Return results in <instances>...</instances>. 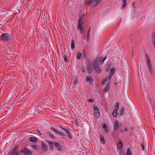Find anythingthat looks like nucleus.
Here are the masks:
<instances>
[{
  "label": "nucleus",
  "instance_id": "1",
  "mask_svg": "<svg viewBox=\"0 0 155 155\" xmlns=\"http://www.w3.org/2000/svg\"><path fill=\"white\" fill-rule=\"evenodd\" d=\"M103 0H85V4L89 5L92 4L93 7L94 8L98 6Z\"/></svg>",
  "mask_w": 155,
  "mask_h": 155
},
{
  "label": "nucleus",
  "instance_id": "2",
  "mask_svg": "<svg viewBox=\"0 0 155 155\" xmlns=\"http://www.w3.org/2000/svg\"><path fill=\"white\" fill-rule=\"evenodd\" d=\"M22 155H31V152L30 150L26 148L22 149L21 151Z\"/></svg>",
  "mask_w": 155,
  "mask_h": 155
},
{
  "label": "nucleus",
  "instance_id": "3",
  "mask_svg": "<svg viewBox=\"0 0 155 155\" xmlns=\"http://www.w3.org/2000/svg\"><path fill=\"white\" fill-rule=\"evenodd\" d=\"M78 28L80 30V32L81 33H83L82 18H81L78 20Z\"/></svg>",
  "mask_w": 155,
  "mask_h": 155
},
{
  "label": "nucleus",
  "instance_id": "4",
  "mask_svg": "<svg viewBox=\"0 0 155 155\" xmlns=\"http://www.w3.org/2000/svg\"><path fill=\"white\" fill-rule=\"evenodd\" d=\"M18 151L17 150V147H15L8 153V155H18Z\"/></svg>",
  "mask_w": 155,
  "mask_h": 155
},
{
  "label": "nucleus",
  "instance_id": "5",
  "mask_svg": "<svg viewBox=\"0 0 155 155\" xmlns=\"http://www.w3.org/2000/svg\"><path fill=\"white\" fill-rule=\"evenodd\" d=\"M93 108L94 110L95 116L97 118H98L100 116L99 110L98 108L96 106H94Z\"/></svg>",
  "mask_w": 155,
  "mask_h": 155
},
{
  "label": "nucleus",
  "instance_id": "6",
  "mask_svg": "<svg viewBox=\"0 0 155 155\" xmlns=\"http://www.w3.org/2000/svg\"><path fill=\"white\" fill-rule=\"evenodd\" d=\"M120 125V123H119L118 121L117 120H115L114 122V130L118 131Z\"/></svg>",
  "mask_w": 155,
  "mask_h": 155
},
{
  "label": "nucleus",
  "instance_id": "7",
  "mask_svg": "<svg viewBox=\"0 0 155 155\" xmlns=\"http://www.w3.org/2000/svg\"><path fill=\"white\" fill-rule=\"evenodd\" d=\"M0 38L1 39H9L11 38L12 37H11L10 35L9 34L7 33H3L0 36Z\"/></svg>",
  "mask_w": 155,
  "mask_h": 155
},
{
  "label": "nucleus",
  "instance_id": "8",
  "mask_svg": "<svg viewBox=\"0 0 155 155\" xmlns=\"http://www.w3.org/2000/svg\"><path fill=\"white\" fill-rule=\"evenodd\" d=\"M94 68L96 72L98 74H100L101 71V69L100 68V67L99 65H95L94 67Z\"/></svg>",
  "mask_w": 155,
  "mask_h": 155
},
{
  "label": "nucleus",
  "instance_id": "9",
  "mask_svg": "<svg viewBox=\"0 0 155 155\" xmlns=\"http://www.w3.org/2000/svg\"><path fill=\"white\" fill-rule=\"evenodd\" d=\"M86 68L88 74H91L93 70L92 66L91 65H87L86 66Z\"/></svg>",
  "mask_w": 155,
  "mask_h": 155
},
{
  "label": "nucleus",
  "instance_id": "10",
  "mask_svg": "<svg viewBox=\"0 0 155 155\" xmlns=\"http://www.w3.org/2000/svg\"><path fill=\"white\" fill-rule=\"evenodd\" d=\"M123 143H122L121 140L120 139L119 140L118 143L117 145V149L121 150L123 148Z\"/></svg>",
  "mask_w": 155,
  "mask_h": 155
},
{
  "label": "nucleus",
  "instance_id": "11",
  "mask_svg": "<svg viewBox=\"0 0 155 155\" xmlns=\"http://www.w3.org/2000/svg\"><path fill=\"white\" fill-rule=\"evenodd\" d=\"M54 144L55 146L57 148V149L59 151H61L62 150L61 145L59 143H56V142H54Z\"/></svg>",
  "mask_w": 155,
  "mask_h": 155
},
{
  "label": "nucleus",
  "instance_id": "12",
  "mask_svg": "<svg viewBox=\"0 0 155 155\" xmlns=\"http://www.w3.org/2000/svg\"><path fill=\"white\" fill-rule=\"evenodd\" d=\"M42 150L45 152L47 150V144H46L45 143H42Z\"/></svg>",
  "mask_w": 155,
  "mask_h": 155
},
{
  "label": "nucleus",
  "instance_id": "13",
  "mask_svg": "<svg viewBox=\"0 0 155 155\" xmlns=\"http://www.w3.org/2000/svg\"><path fill=\"white\" fill-rule=\"evenodd\" d=\"M110 87V84L108 83L106 87L104 88V93H106L109 90Z\"/></svg>",
  "mask_w": 155,
  "mask_h": 155
},
{
  "label": "nucleus",
  "instance_id": "14",
  "mask_svg": "<svg viewBox=\"0 0 155 155\" xmlns=\"http://www.w3.org/2000/svg\"><path fill=\"white\" fill-rule=\"evenodd\" d=\"M86 81L89 83H91L93 81V79L91 77L87 76L86 78Z\"/></svg>",
  "mask_w": 155,
  "mask_h": 155
},
{
  "label": "nucleus",
  "instance_id": "15",
  "mask_svg": "<svg viewBox=\"0 0 155 155\" xmlns=\"http://www.w3.org/2000/svg\"><path fill=\"white\" fill-rule=\"evenodd\" d=\"M29 140L33 142H37L38 141L37 138L35 137H30Z\"/></svg>",
  "mask_w": 155,
  "mask_h": 155
},
{
  "label": "nucleus",
  "instance_id": "16",
  "mask_svg": "<svg viewBox=\"0 0 155 155\" xmlns=\"http://www.w3.org/2000/svg\"><path fill=\"white\" fill-rule=\"evenodd\" d=\"M70 44H71V48L72 49L74 48H75V45L74 40L73 39L71 40Z\"/></svg>",
  "mask_w": 155,
  "mask_h": 155
},
{
  "label": "nucleus",
  "instance_id": "17",
  "mask_svg": "<svg viewBox=\"0 0 155 155\" xmlns=\"http://www.w3.org/2000/svg\"><path fill=\"white\" fill-rule=\"evenodd\" d=\"M101 125H102V128L104 129V130L106 132H108V130L107 129V128L106 124L105 123H102Z\"/></svg>",
  "mask_w": 155,
  "mask_h": 155
},
{
  "label": "nucleus",
  "instance_id": "18",
  "mask_svg": "<svg viewBox=\"0 0 155 155\" xmlns=\"http://www.w3.org/2000/svg\"><path fill=\"white\" fill-rule=\"evenodd\" d=\"M100 141L101 143L102 144H104L105 143L104 138V135H101Z\"/></svg>",
  "mask_w": 155,
  "mask_h": 155
},
{
  "label": "nucleus",
  "instance_id": "19",
  "mask_svg": "<svg viewBox=\"0 0 155 155\" xmlns=\"http://www.w3.org/2000/svg\"><path fill=\"white\" fill-rule=\"evenodd\" d=\"M122 2L123 4H122V6L121 7L122 9H124L125 6L127 5V3H126V0H122Z\"/></svg>",
  "mask_w": 155,
  "mask_h": 155
},
{
  "label": "nucleus",
  "instance_id": "20",
  "mask_svg": "<svg viewBox=\"0 0 155 155\" xmlns=\"http://www.w3.org/2000/svg\"><path fill=\"white\" fill-rule=\"evenodd\" d=\"M91 27H90L87 31V39H88L89 38H90V36L91 35V32L90 31V30L91 29Z\"/></svg>",
  "mask_w": 155,
  "mask_h": 155
},
{
  "label": "nucleus",
  "instance_id": "21",
  "mask_svg": "<svg viewBox=\"0 0 155 155\" xmlns=\"http://www.w3.org/2000/svg\"><path fill=\"white\" fill-rule=\"evenodd\" d=\"M81 52H78L77 54V58L78 59H79L81 58Z\"/></svg>",
  "mask_w": 155,
  "mask_h": 155
},
{
  "label": "nucleus",
  "instance_id": "22",
  "mask_svg": "<svg viewBox=\"0 0 155 155\" xmlns=\"http://www.w3.org/2000/svg\"><path fill=\"white\" fill-rule=\"evenodd\" d=\"M119 108V104L118 103L116 104L115 106V110L117 111Z\"/></svg>",
  "mask_w": 155,
  "mask_h": 155
},
{
  "label": "nucleus",
  "instance_id": "23",
  "mask_svg": "<svg viewBox=\"0 0 155 155\" xmlns=\"http://www.w3.org/2000/svg\"><path fill=\"white\" fill-rule=\"evenodd\" d=\"M117 111H115V110H114L112 112V115L114 117H117Z\"/></svg>",
  "mask_w": 155,
  "mask_h": 155
},
{
  "label": "nucleus",
  "instance_id": "24",
  "mask_svg": "<svg viewBox=\"0 0 155 155\" xmlns=\"http://www.w3.org/2000/svg\"><path fill=\"white\" fill-rule=\"evenodd\" d=\"M126 155H131V153L130 148H128L126 154Z\"/></svg>",
  "mask_w": 155,
  "mask_h": 155
},
{
  "label": "nucleus",
  "instance_id": "25",
  "mask_svg": "<svg viewBox=\"0 0 155 155\" xmlns=\"http://www.w3.org/2000/svg\"><path fill=\"white\" fill-rule=\"evenodd\" d=\"M114 68H112L110 70L109 74L113 75L114 74Z\"/></svg>",
  "mask_w": 155,
  "mask_h": 155
},
{
  "label": "nucleus",
  "instance_id": "26",
  "mask_svg": "<svg viewBox=\"0 0 155 155\" xmlns=\"http://www.w3.org/2000/svg\"><path fill=\"white\" fill-rule=\"evenodd\" d=\"M67 137L69 138L70 139H72V136H71V134L70 131H69L68 132H67Z\"/></svg>",
  "mask_w": 155,
  "mask_h": 155
},
{
  "label": "nucleus",
  "instance_id": "27",
  "mask_svg": "<svg viewBox=\"0 0 155 155\" xmlns=\"http://www.w3.org/2000/svg\"><path fill=\"white\" fill-rule=\"evenodd\" d=\"M54 132L56 133L57 134V132H58V130L55 129V128L53 127H51L50 128Z\"/></svg>",
  "mask_w": 155,
  "mask_h": 155
},
{
  "label": "nucleus",
  "instance_id": "28",
  "mask_svg": "<svg viewBox=\"0 0 155 155\" xmlns=\"http://www.w3.org/2000/svg\"><path fill=\"white\" fill-rule=\"evenodd\" d=\"M125 112V109L124 107H123L121 108V109L120 110V115H122L123 114V113L124 112Z\"/></svg>",
  "mask_w": 155,
  "mask_h": 155
},
{
  "label": "nucleus",
  "instance_id": "29",
  "mask_svg": "<svg viewBox=\"0 0 155 155\" xmlns=\"http://www.w3.org/2000/svg\"><path fill=\"white\" fill-rule=\"evenodd\" d=\"M47 134L49 135V136L52 137L53 138H54V137L53 135L52 134L49 132H47Z\"/></svg>",
  "mask_w": 155,
  "mask_h": 155
},
{
  "label": "nucleus",
  "instance_id": "30",
  "mask_svg": "<svg viewBox=\"0 0 155 155\" xmlns=\"http://www.w3.org/2000/svg\"><path fill=\"white\" fill-rule=\"evenodd\" d=\"M78 78H76L75 80H74L73 84L75 85H76L78 84Z\"/></svg>",
  "mask_w": 155,
  "mask_h": 155
},
{
  "label": "nucleus",
  "instance_id": "31",
  "mask_svg": "<svg viewBox=\"0 0 155 155\" xmlns=\"http://www.w3.org/2000/svg\"><path fill=\"white\" fill-rule=\"evenodd\" d=\"M97 60H96V61H94L93 62V66H94V67L95 65H99L97 63Z\"/></svg>",
  "mask_w": 155,
  "mask_h": 155
},
{
  "label": "nucleus",
  "instance_id": "32",
  "mask_svg": "<svg viewBox=\"0 0 155 155\" xmlns=\"http://www.w3.org/2000/svg\"><path fill=\"white\" fill-rule=\"evenodd\" d=\"M48 143H49V146L51 147V148H53V143L52 142L50 141V142H49Z\"/></svg>",
  "mask_w": 155,
  "mask_h": 155
},
{
  "label": "nucleus",
  "instance_id": "33",
  "mask_svg": "<svg viewBox=\"0 0 155 155\" xmlns=\"http://www.w3.org/2000/svg\"><path fill=\"white\" fill-rule=\"evenodd\" d=\"M146 56L147 57V64H148V65H149V64H150V61L149 60V59L148 57V55L147 54L146 55Z\"/></svg>",
  "mask_w": 155,
  "mask_h": 155
},
{
  "label": "nucleus",
  "instance_id": "34",
  "mask_svg": "<svg viewBox=\"0 0 155 155\" xmlns=\"http://www.w3.org/2000/svg\"><path fill=\"white\" fill-rule=\"evenodd\" d=\"M57 134H59L61 136H62L63 137L65 136V135L64 134V133L59 132L58 131V132H57Z\"/></svg>",
  "mask_w": 155,
  "mask_h": 155
},
{
  "label": "nucleus",
  "instance_id": "35",
  "mask_svg": "<svg viewBox=\"0 0 155 155\" xmlns=\"http://www.w3.org/2000/svg\"><path fill=\"white\" fill-rule=\"evenodd\" d=\"M97 60L99 63H101V61H102V58H97Z\"/></svg>",
  "mask_w": 155,
  "mask_h": 155
},
{
  "label": "nucleus",
  "instance_id": "36",
  "mask_svg": "<svg viewBox=\"0 0 155 155\" xmlns=\"http://www.w3.org/2000/svg\"><path fill=\"white\" fill-rule=\"evenodd\" d=\"M63 58H64V59L65 61H66V62H67L68 61V60L67 59V57L66 55H64L63 56Z\"/></svg>",
  "mask_w": 155,
  "mask_h": 155
},
{
  "label": "nucleus",
  "instance_id": "37",
  "mask_svg": "<svg viewBox=\"0 0 155 155\" xmlns=\"http://www.w3.org/2000/svg\"><path fill=\"white\" fill-rule=\"evenodd\" d=\"M107 58V57H105L103 59H102V61H101V63H102L101 64H103L104 61Z\"/></svg>",
  "mask_w": 155,
  "mask_h": 155
},
{
  "label": "nucleus",
  "instance_id": "38",
  "mask_svg": "<svg viewBox=\"0 0 155 155\" xmlns=\"http://www.w3.org/2000/svg\"><path fill=\"white\" fill-rule=\"evenodd\" d=\"M88 102L90 103H93V102L94 101V100L93 99H89L88 100Z\"/></svg>",
  "mask_w": 155,
  "mask_h": 155
},
{
  "label": "nucleus",
  "instance_id": "39",
  "mask_svg": "<svg viewBox=\"0 0 155 155\" xmlns=\"http://www.w3.org/2000/svg\"><path fill=\"white\" fill-rule=\"evenodd\" d=\"M107 80H108V78H105V79H104V80L102 81V84H104V82H105L106 81H107Z\"/></svg>",
  "mask_w": 155,
  "mask_h": 155
},
{
  "label": "nucleus",
  "instance_id": "40",
  "mask_svg": "<svg viewBox=\"0 0 155 155\" xmlns=\"http://www.w3.org/2000/svg\"><path fill=\"white\" fill-rule=\"evenodd\" d=\"M152 39H155V33H153L152 34Z\"/></svg>",
  "mask_w": 155,
  "mask_h": 155
},
{
  "label": "nucleus",
  "instance_id": "41",
  "mask_svg": "<svg viewBox=\"0 0 155 155\" xmlns=\"http://www.w3.org/2000/svg\"><path fill=\"white\" fill-rule=\"evenodd\" d=\"M2 41L3 42H6L9 41V39H2Z\"/></svg>",
  "mask_w": 155,
  "mask_h": 155
},
{
  "label": "nucleus",
  "instance_id": "42",
  "mask_svg": "<svg viewBox=\"0 0 155 155\" xmlns=\"http://www.w3.org/2000/svg\"><path fill=\"white\" fill-rule=\"evenodd\" d=\"M112 76L113 75H111L109 74L108 78V79L109 80H110L111 78H112Z\"/></svg>",
  "mask_w": 155,
  "mask_h": 155
},
{
  "label": "nucleus",
  "instance_id": "43",
  "mask_svg": "<svg viewBox=\"0 0 155 155\" xmlns=\"http://www.w3.org/2000/svg\"><path fill=\"white\" fill-rule=\"evenodd\" d=\"M145 147L144 145H142L141 149L144 151V150Z\"/></svg>",
  "mask_w": 155,
  "mask_h": 155
},
{
  "label": "nucleus",
  "instance_id": "44",
  "mask_svg": "<svg viewBox=\"0 0 155 155\" xmlns=\"http://www.w3.org/2000/svg\"><path fill=\"white\" fill-rule=\"evenodd\" d=\"M153 46L155 47V39L153 41Z\"/></svg>",
  "mask_w": 155,
  "mask_h": 155
},
{
  "label": "nucleus",
  "instance_id": "45",
  "mask_svg": "<svg viewBox=\"0 0 155 155\" xmlns=\"http://www.w3.org/2000/svg\"><path fill=\"white\" fill-rule=\"evenodd\" d=\"M59 127L60 128H61L63 130H64V129H65V128H64L63 127H62L61 125H60Z\"/></svg>",
  "mask_w": 155,
  "mask_h": 155
},
{
  "label": "nucleus",
  "instance_id": "46",
  "mask_svg": "<svg viewBox=\"0 0 155 155\" xmlns=\"http://www.w3.org/2000/svg\"><path fill=\"white\" fill-rule=\"evenodd\" d=\"M82 71V72L83 73H84L85 72V70L84 68H83Z\"/></svg>",
  "mask_w": 155,
  "mask_h": 155
},
{
  "label": "nucleus",
  "instance_id": "47",
  "mask_svg": "<svg viewBox=\"0 0 155 155\" xmlns=\"http://www.w3.org/2000/svg\"><path fill=\"white\" fill-rule=\"evenodd\" d=\"M64 130L65 131L67 132L69 131L68 130L65 128Z\"/></svg>",
  "mask_w": 155,
  "mask_h": 155
},
{
  "label": "nucleus",
  "instance_id": "48",
  "mask_svg": "<svg viewBox=\"0 0 155 155\" xmlns=\"http://www.w3.org/2000/svg\"><path fill=\"white\" fill-rule=\"evenodd\" d=\"M64 130L65 131L67 132L69 131L68 130L65 128Z\"/></svg>",
  "mask_w": 155,
  "mask_h": 155
},
{
  "label": "nucleus",
  "instance_id": "49",
  "mask_svg": "<svg viewBox=\"0 0 155 155\" xmlns=\"http://www.w3.org/2000/svg\"><path fill=\"white\" fill-rule=\"evenodd\" d=\"M148 67L149 68H151V65L149 64V65H148Z\"/></svg>",
  "mask_w": 155,
  "mask_h": 155
},
{
  "label": "nucleus",
  "instance_id": "50",
  "mask_svg": "<svg viewBox=\"0 0 155 155\" xmlns=\"http://www.w3.org/2000/svg\"><path fill=\"white\" fill-rule=\"evenodd\" d=\"M127 130H128V129H127V128H125V131L126 132H127Z\"/></svg>",
  "mask_w": 155,
  "mask_h": 155
},
{
  "label": "nucleus",
  "instance_id": "51",
  "mask_svg": "<svg viewBox=\"0 0 155 155\" xmlns=\"http://www.w3.org/2000/svg\"><path fill=\"white\" fill-rule=\"evenodd\" d=\"M149 70H150V72H151L152 71V68H149Z\"/></svg>",
  "mask_w": 155,
  "mask_h": 155
},
{
  "label": "nucleus",
  "instance_id": "52",
  "mask_svg": "<svg viewBox=\"0 0 155 155\" xmlns=\"http://www.w3.org/2000/svg\"><path fill=\"white\" fill-rule=\"evenodd\" d=\"M120 131L121 132H123V129H120Z\"/></svg>",
  "mask_w": 155,
  "mask_h": 155
},
{
  "label": "nucleus",
  "instance_id": "53",
  "mask_svg": "<svg viewBox=\"0 0 155 155\" xmlns=\"http://www.w3.org/2000/svg\"><path fill=\"white\" fill-rule=\"evenodd\" d=\"M109 71V68H107V71Z\"/></svg>",
  "mask_w": 155,
  "mask_h": 155
},
{
  "label": "nucleus",
  "instance_id": "54",
  "mask_svg": "<svg viewBox=\"0 0 155 155\" xmlns=\"http://www.w3.org/2000/svg\"><path fill=\"white\" fill-rule=\"evenodd\" d=\"M38 133L40 135H41V134L39 131H38Z\"/></svg>",
  "mask_w": 155,
  "mask_h": 155
},
{
  "label": "nucleus",
  "instance_id": "55",
  "mask_svg": "<svg viewBox=\"0 0 155 155\" xmlns=\"http://www.w3.org/2000/svg\"><path fill=\"white\" fill-rule=\"evenodd\" d=\"M90 12H91V13H93V12H94V11H91V10H90Z\"/></svg>",
  "mask_w": 155,
  "mask_h": 155
},
{
  "label": "nucleus",
  "instance_id": "56",
  "mask_svg": "<svg viewBox=\"0 0 155 155\" xmlns=\"http://www.w3.org/2000/svg\"><path fill=\"white\" fill-rule=\"evenodd\" d=\"M38 105H37V106H36V105H35V107H38Z\"/></svg>",
  "mask_w": 155,
  "mask_h": 155
},
{
  "label": "nucleus",
  "instance_id": "57",
  "mask_svg": "<svg viewBox=\"0 0 155 155\" xmlns=\"http://www.w3.org/2000/svg\"><path fill=\"white\" fill-rule=\"evenodd\" d=\"M34 147H35V148H36V146H34Z\"/></svg>",
  "mask_w": 155,
  "mask_h": 155
},
{
  "label": "nucleus",
  "instance_id": "58",
  "mask_svg": "<svg viewBox=\"0 0 155 155\" xmlns=\"http://www.w3.org/2000/svg\"><path fill=\"white\" fill-rule=\"evenodd\" d=\"M1 152V149H0V153Z\"/></svg>",
  "mask_w": 155,
  "mask_h": 155
}]
</instances>
